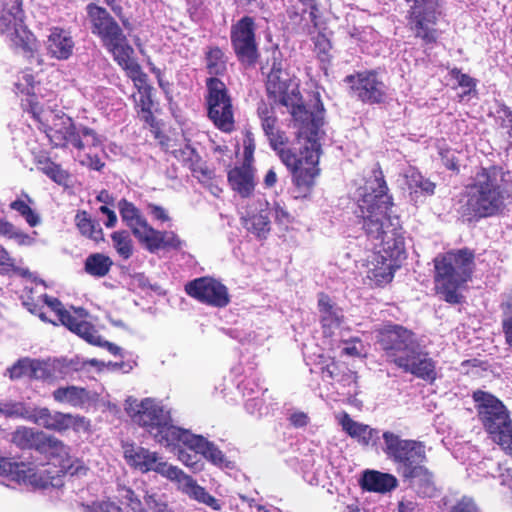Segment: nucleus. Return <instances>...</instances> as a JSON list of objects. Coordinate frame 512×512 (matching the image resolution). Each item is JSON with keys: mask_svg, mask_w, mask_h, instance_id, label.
<instances>
[{"mask_svg": "<svg viewBox=\"0 0 512 512\" xmlns=\"http://www.w3.org/2000/svg\"><path fill=\"white\" fill-rule=\"evenodd\" d=\"M257 115L261 128L267 137L269 145L276 152L281 162L286 166L292 176V183L299 197L311 194L316 178L320 175L319 160L321 155L320 127L321 119L310 113L308 120L303 123L291 117L292 124L297 128L296 137L299 142L303 140L296 152L289 145V137L278 125V118L273 107L261 103L257 108Z\"/></svg>", "mask_w": 512, "mask_h": 512, "instance_id": "nucleus-1", "label": "nucleus"}, {"mask_svg": "<svg viewBox=\"0 0 512 512\" xmlns=\"http://www.w3.org/2000/svg\"><path fill=\"white\" fill-rule=\"evenodd\" d=\"M356 217L366 235L380 240L386 258L397 264L406 256L405 239L398 217H391L389 210L393 198L379 163L372 169L364 184L357 190Z\"/></svg>", "mask_w": 512, "mask_h": 512, "instance_id": "nucleus-2", "label": "nucleus"}, {"mask_svg": "<svg viewBox=\"0 0 512 512\" xmlns=\"http://www.w3.org/2000/svg\"><path fill=\"white\" fill-rule=\"evenodd\" d=\"M509 174L501 165L481 166L473 182L466 187L465 201H460L461 217L472 223L503 214L512 196V184L507 180Z\"/></svg>", "mask_w": 512, "mask_h": 512, "instance_id": "nucleus-3", "label": "nucleus"}, {"mask_svg": "<svg viewBox=\"0 0 512 512\" xmlns=\"http://www.w3.org/2000/svg\"><path fill=\"white\" fill-rule=\"evenodd\" d=\"M377 342L388 362L406 373L433 383L437 379L436 362L420 348L416 333L399 325H384L377 335Z\"/></svg>", "mask_w": 512, "mask_h": 512, "instance_id": "nucleus-4", "label": "nucleus"}, {"mask_svg": "<svg viewBox=\"0 0 512 512\" xmlns=\"http://www.w3.org/2000/svg\"><path fill=\"white\" fill-rule=\"evenodd\" d=\"M434 290L449 304H460L462 295L458 292L472 278L475 254L469 248L451 250L438 254L433 259Z\"/></svg>", "mask_w": 512, "mask_h": 512, "instance_id": "nucleus-5", "label": "nucleus"}, {"mask_svg": "<svg viewBox=\"0 0 512 512\" xmlns=\"http://www.w3.org/2000/svg\"><path fill=\"white\" fill-rule=\"evenodd\" d=\"M86 10L92 33L100 39L116 64L123 70L137 62L134 48L114 17L95 3H89Z\"/></svg>", "mask_w": 512, "mask_h": 512, "instance_id": "nucleus-6", "label": "nucleus"}, {"mask_svg": "<svg viewBox=\"0 0 512 512\" xmlns=\"http://www.w3.org/2000/svg\"><path fill=\"white\" fill-rule=\"evenodd\" d=\"M477 417L490 438L512 457V418L496 395L477 389L472 393Z\"/></svg>", "mask_w": 512, "mask_h": 512, "instance_id": "nucleus-7", "label": "nucleus"}, {"mask_svg": "<svg viewBox=\"0 0 512 512\" xmlns=\"http://www.w3.org/2000/svg\"><path fill=\"white\" fill-rule=\"evenodd\" d=\"M266 91L275 103L285 106L291 117L300 123L310 117L302 97L299 85L294 83L283 70L280 53L274 52L271 58V69L267 74Z\"/></svg>", "mask_w": 512, "mask_h": 512, "instance_id": "nucleus-8", "label": "nucleus"}, {"mask_svg": "<svg viewBox=\"0 0 512 512\" xmlns=\"http://www.w3.org/2000/svg\"><path fill=\"white\" fill-rule=\"evenodd\" d=\"M383 452L396 468L400 477L427 462L425 444L415 439H403L392 431L382 434Z\"/></svg>", "mask_w": 512, "mask_h": 512, "instance_id": "nucleus-9", "label": "nucleus"}, {"mask_svg": "<svg viewBox=\"0 0 512 512\" xmlns=\"http://www.w3.org/2000/svg\"><path fill=\"white\" fill-rule=\"evenodd\" d=\"M24 10L21 0L5 3L0 11V34L7 35L12 45L34 58L37 52V39L24 24Z\"/></svg>", "mask_w": 512, "mask_h": 512, "instance_id": "nucleus-10", "label": "nucleus"}, {"mask_svg": "<svg viewBox=\"0 0 512 512\" xmlns=\"http://www.w3.org/2000/svg\"><path fill=\"white\" fill-rule=\"evenodd\" d=\"M204 96L207 117L222 132L231 133L235 129L233 100L226 84L217 77L205 80Z\"/></svg>", "mask_w": 512, "mask_h": 512, "instance_id": "nucleus-11", "label": "nucleus"}, {"mask_svg": "<svg viewBox=\"0 0 512 512\" xmlns=\"http://www.w3.org/2000/svg\"><path fill=\"white\" fill-rule=\"evenodd\" d=\"M231 47L244 68H253L260 58L257 41V23L254 17L244 15L230 27Z\"/></svg>", "mask_w": 512, "mask_h": 512, "instance_id": "nucleus-12", "label": "nucleus"}, {"mask_svg": "<svg viewBox=\"0 0 512 512\" xmlns=\"http://www.w3.org/2000/svg\"><path fill=\"white\" fill-rule=\"evenodd\" d=\"M349 94L364 104H383L387 99V86L376 70L358 71L344 78Z\"/></svg>", "mask_w": 512, "mask_h": 512, "instance_id": "nucleus-13", "label": "nucleus"}, {"mask_svg": "<svg viewBox=\"0 0 512 512\" xmlns=\"http://www.w3.org/2000/svg\"><path fill=\"white\" fill-rule=\"evenodd\" d=\"M124 409L133 423L152 435L166 420H170V412L164 409L160 401L150 397L141 401L128 397Z\"/></svg>", "mask_w": 512, "mask_h": 512, "instance_id": "nucleus-14", "label": "nucleus"}, {"mask_svg": "<svg viewBox=\"0 0 512 512\" xmlns=\"http://www.w3.org/2000/svg\"><path fill=\"white\" fill-rule=\"evenodd\" d=\"M124 458L127 463L142 473L155 472L171 480L182 476V470L177 466L168 464L158 455L147 448L127 444L124 446Z\"/></svg>", "mask_w": 512, "mask_h": 512, "instance_id": "nucleus-15", "label": "nucleus"}, {"mask_svg": "<svg viewBox=\"0 0 512 512\" xmlns=\"http://www.w3.org/2000/svg\"><path fill=\"white\" fill-rule=\"evenodd\" d=\"M28 421L47 430L63 433L69 429L84 432L89 431L90 421L81 415L64 413L60 411L52 412L47 407H33L30 410Z\"/></svg>", "mask_w": 512, "mask_h": 512, "instance_id": "nucleus-16", "label": "nucleus"}, {"mask_svg": "<svg viewBox=\"0 0 512 512\" xmlns=\"http://www.w3.org/2000/svg\"><path fill=\"white\" fill-rule=\"evenodd\" d=\"M184 290L188 296L198 302L216 308H224L231 301L228 288L219 280L209 276L187 282Z\"/></svg>", "mask_w": 512, "mask_h": 512, "instance_id": "nucleus-17", "label": "nucleus"}, {"mask_svg": "<svg viewBox=\"0 0 512 512\" xmlns=\"http://www.w3.org/2000/svg\"><path fill=\"white\" fill-rule=\"evenodd\" d=\"M439 10H426L421 7H410L406 19L407 27L416 39H420L423 46L433 48L440 37L437 29Z\"/></svg>", "mask_w": 512, "mask_h": 512, "instance_id": "nucleus-18", "label": "nucleus"}, {"mask_svg": "<svg viewBox=\"0 0 512 512\" xmlns=\"http://www.w3.org/2000/svg\"><path fill=\"white\" fill-rule=\"evenodd\" d=\"M43 301L47 304V307L56 314L58 321L71 332L80 336L86 342L89 337H92L91 334L94 332L95 326L85 320L88 313L84 308L73 307L74 314H72L69 310L65 309L62 302L56 297L45 294Z\"/></svg>", "mask_w": 512, "mask_h": 512, "instance_id": "nucleus-19", "label": "nucleus"}, {"mask_svg": "<svg viewBox=\"0 0 512 512\" xmlns=\"http://www.w3.org/2000/svg\"><path fill=\"white\" fill-rule=\"evenodd\" d=\"M126 76L132 80L139 93V99L136 100V107L139 108V115L143 122L152 129H158V123L153 115V88L148 83V75L143 71L141 65L137 62L123 69Z\"/></svg>", "mask_w": 512, "mask_h": 512, "instance_id": "nucleus-20", "label": "nucleus"}, {"mask_svg": "<svg viewBox=\"0 0 512 512\" xmlns=\"http://www.w3.org/2000/svg\"><path fill=\"white\" fill-rule=\"evenodd\" d=\"M39 129L45 132L53 147L64 148L71 144L78 150L84 149V141L73 120L64 114L54 115L52 125L44 123Z\"/></svg>", "mask_w": 512, "mask_h": 512, "instance_id": "nucleus-21", "label": "nucleus"}, {"mask_svg": "<svg viewBox=\"0 0 512 512\" xmlns=\"http://www.w3.org/2000/svg\"><path fill=\"white\" fill-rule=\"evenodd\" d=\"M0 476L19 484L39 486L42 478L31 463L17 462L14 458L0 456Z\"/></svg>", "mask_w": 512, "mask_h": 512, "instance_id": "nucleus-22", "label": "nucleus"}, {"mask_svg": "<svg viewBox=\"0 0 512 512\" xmlns=\"http://www.w3.org/2000/svg\"><path fill=\"white\" fill-rule=\"evenodd\" d=\"M172 420H166L165 424L161 425L153 437L156 442L166 447H172L174 449L188 448L192 449L197 436L191 433L189 430L177 427L173 425Z\"/></svg>", "mask_w": 512, "mask_h": 512, "instance_id": "nucleus-23", "label": "nucleus"}, {"mask_svg": "<svg viewBox=\"0 0 512 512\" xmlns=\"http://www.w3.org/2000/svg\"><path fill=\"white\" fill-rule=\"evenodd\" d=\"M227 181L231 189L242 198H249L253 195L255 182V169L250 163H242L230 169L227 173Z\"/></svg>", "mask_w": 512, "mask_h": 512, "instance_id": "nucleus-24", "label": "nucleus"}, {"mask_svg": "<svg viewBox=\"0 0 512 512\" xmlns=\"http://www.w3.org/2000/svg\"><path fill=\"white\" fill-rule=\"evenodd\" d=\"M94 394L85 387L76 385L59 386L52 392L53 400L61 405L84 409L94 401Z\"/></svg>", "mask_w": 512, "mask_h": 512, "instance_id": "nucleus-25", "label": "nucleus"}, {"mask_svg": "<svg viewBox=\"0 0 512 512\" xmlns=\"http://www.w3.org/2000/svg\"><path fill=\"white\" fill-rule=\"evenodd\" d=\"M367 266L366 277L370 281V285L374 287H383L392 282L394 273L399 267L398 264L393 263L381 253L374 254Z\"/></svg>", "mask_w": 512, "mask_h": 512, "instance_id": "nucleus-26", "label": "nucleus"}, {"mask_svg": "<svg viewBox=\"0 0 512 512\" xmlns=\"http://www.w3.org/2000/svg\"><path fill=\"white\" fill-rule=\"evenodd\" d=\"M75 47L70 31L62 27H52L47 37L46 48L48 54L57 60L69 59Z\"/></svg>", "mask_w": 512, "mask_h": 512, "instance_id": "nucleus-27", "label": "nucleus"}, {"mask_svg": "<svg viewBox=\"0 0 512 512\" xmlns=\"http://www.w3.org/2000/svg\"><path fill=\"white\" fill-rule=\"evenodd\" d=\"M420 497H433L436 492L434 474L422 464L401 477Z\"/></svg>", "mask_w": 512, "mask_h": 512, "instance_id": "nucleus-28", "label": "nucleus"}, {"mask_svg": "<svg viewBox=\"0 0 512 512\" xmlns=\"http://www.w3.org/2000/svg\"><path fill=\"white\" fill-rule=\"evenodd\" d=\"M318 310L323 334L324 336H331L333 330L338 328L343 322L344 316L342 310L338 308L325 293H320L319 295Z\"/></svg>", "mask_w": 512, "mask_h": 512, "instance_id": "nucleus-29", "label": "nucleus"}, {"mask_svg": "<svg viewBox=\"0 0 512 512\" xmlns=\"http://www.w3.org/2000/svg\"><path fill=\"white\" fill-rule=\"evenodd\" d=\"M150 253L159 250H179L182 241L174 231H160L152 227L141 243Z\"/></svg>", "mask_w": 512, "mask_h": 512, "instance_id": "nucleus-30", "label": "nucleus"}, {"mask_svg": "<svg viewBox=\"0 0 512 512\" xmlns=\"http://www.w3.org/2000/svg\"><path fill=\"white\" fill-rule=\"evenodd\" d=\"M340 424L351 438L356 439L364 447L375 445L379 439L377 429L353 420L348 413L343 414Z\"/></svg>", "mask_w": 512, "mask_h": 512, "instance_id": "nucleus-31", "label": "nucleus"}, {"mask_svg": "<svg viewBox=\"0 0 512 512\" xmlns=\"http://www.w3.org/2000/svg\"><path fill=\"white\" fill-rule=\"evenodd\" d=\"M359 484L364 491L383 494L394 490L398 481L392 474L377 470H366L363 472Z\"/></svg>", "mask_w": 512, "mask_h": 512, "instance_id": "nucleus-32", "label": "nucleus"}, {"mask_svg": "<svg viewBox=\"0 0 512 512\" xmlns=\"http://www.w3.org/2000/svg\"><path fill=\"white\" fill-rule=\"evenodd\" d=\"M38 447L40 454L45 455L50 460L57 461L61 469L66 470L71 467L69 447L60 439L45 433L42 443Z\"/></svg>", "mask_w": 512, "mask_h": 512, "instance_id": "nucleus-33", "label": "nucleus"}, {"mask_svg": "<svg viewBox=\"0 0 512 512\" xmlns=\"http://www.w3.org/2000/svg\"><path fill=\"white\" fill-rule=\"evenodd\" d=\"M171 481L183 483L184 491L190 498L209 506L215 511L221 509L218 499L209 494L204 487L198 485L191 476L186 475L183 471L181 477L178 479H171Z\"/></svg>", "mask_w": 512, "mask_h": 512, "instance_id": "nucleus-34", "label": "nucleus"}, {"mask_svg": "<svg viewBox=\"0 0 512 512\" xmlns=\"http://www.w3.org/2000/svg\"><path fill=\"white\" fill-rule=\"evenodd\" d=\"M37 169L46 175L51 181L60 186H68L70 174L62 166L54 162L48 155L39 154L34 161Z\"/></svg>", "mask_w": 512, "mask_h": 512, "instance_id": "nucleus-35", "label": "nucleus"}, {"mask_svg": "<svg viewBox=\"0 0 512 512\" xmlns=\"http://www.w3.org/2000/svg\"><path fill=\"white\" fill-rule=\"evenodd\" d=\"M45 432L35 430L26 426H19L11 434V442L21 450H35L39 452L40 443L44 438Z\"/></svg>", "mask_w": 512, "mask_h": 512, "instance_id": "nucleus-36", "label": "nucleus"}, {"mask_svg": "<svg viewBox=\"0 0 512 512\" xmlns=\"http://www.w3.org/2000/svg\"><path fill=\"white\" fill-rule=\"evenodd\" d=\"M205 69L210 77L223 76L227 72V57L222 48L216 45L207 46L204 53Z\"/></svg>", "mask_w": 512, "mask_h": 512, "instance_id": "nucleus-37", "label": "nucleus"}, {"mask_svg": "<svg viewBox=\"0 0 512 512\" xmlns=\"http://www.w3.org/2000/svg\"><path fill=\"white\" fill-rule=\"evenodd\" d=\"M191 451L202 454L208 461L218 467L228 468L230 462L224 453L213 443L198 435Z\"/></svg>", "mask_w": 512, "mask_h": 512, "instance_id": "nucleus-38", "label": "nucleus"}, {"mask_svg": "<svg viewBox=\"0 0 512 512\" xmlns=\"http://www.w3.org/2000/svg\"><path fill=\"white\" fill-rule=\"evenodd\" d=\"M113 266L112 259L103 253H92L84 262V271L95 278L105 277Z\"/></svg>", "mask_w": 512, "mask_h": 512, "instance_id": "nucleus-39", "label": "nucleus"}, {"mask_svg": "<svg viewBox=\"0 0 512 512\" xmlns=\"http://www.w3.org/2000/svg\"><path fill=\"white\" fill-rule=\"evenodd\" d=\"M75 223L80 233L96 242L103 240V231L86 211L80 210L75 216Z\"/></svg>", "mask_w": 512, "mask_h": 512, "instance_id": "nucleus-40", "label": "nucleus"}, {"mask_svg": "<svg viewBox=\"0 0 512 512\" xmlns=\"http://www.w3.org/2000/svg\"><path fill=\"white\" fill-rule=\"evenodd\" d=\"M244 226L259 239H266L270 232V220L262 213L244 219Z\"/></svg>", "mask_w": 512, "mask_h": 512, "instance_id": "nucleus-41", "label": "nucleus"}, {"mask_svg": "<svg viewBox=\"0 0 512 512\" xmlns=\"http://www.w3.org/2000/svg\"><path fill=\"white\" fill-rule=\"evenodd\" d=\"M111 239L113 247L122 259L127 260L132 256L133 242L127 231H115L111 234Z\"/></svg>", "mask_w": 512, "mask_h": 512, "instance_id": "nucleus-42", "label": "nucleus"}, {"mask_svg": "<svg viewBox=\"0 0 512 512\" xmlns=\"http://www.w3.org/2000/svg\"><path fill=\"white\" fill-rule=\"evenodd\" d=\"M27 201L16 199L10 203V208L18 212L28 223L30 227H35L40 223L39 215L30 207L32 202L28 195H25Z\"/></svg>", "mask_w": 512, "mask_h": 512, "instance_id": "nucleus-43", "label": "nucleus"}, {"mask_svg": "<svg viewBox=\"0 0 512 512\" xmlns=\"http://www.w3.org/2000/svg\"><path fill=\"white\" fill-rule=\"evenodd\" d=\"M314 42V52L316 53V56L318 60L326 65H329L331 63V42L326 37V35L322 32H319L317 36L313 39Z\"/></svg>", "mask_w": 512, "mask_h": 512, "instance_id": "nucleus-44", "label": "nucleus"}, {"mask_svg": "<svg viewBox=\"0 0 512 512\" xmlns=\"http://www.w3.org/2000/svg\"><path fill=\"white\" fill-rule=\"evenodd\" d=\"M30 380H53V368L50 360L32 359Z\"/></svg>", "mask_w": 512, "mask_h": 512, "instance_id": "nucleus-45", "label": "nucleus"}, {"mask_svg": "<svg viewBox=\"0 0 512 512\" xmlns=\"http://www.w3.org/2000/svg\"><path fill=\"white\" fill-rule=\"evenodd\" d=\"M143 499L144 506L141 512H174L162 495L146 493Z\"/></svg>", "mask_w": 512, "mask_h": 512, "instance_id": "nucleus-46", "label": "nucleus"}, {"mask_svg": "<svg viewBox=\"0 0 512 512\" xmlns=\"http://www.w3.org/2000/svg\"><path fill=\"white\" fill-rule=\"evenodd\" d=\"M175 157L178 158L193 174V169L199 170L205 163L194 149L186 148L175 151Z\"/></svg>", "mask_w": 512, "mask_h": 512, "instance_id": "nucleus-47", "label": "nucleus"}, {"mask_svg": "<svg viewBox=\"0 0 512 512\" xmlns=\"http://www.w3.org/2000/svg\"><path fill=\"white\" fill-rule=\"evenodd\" d=\"M126 226L131 230L134 237L141 244L144 240V237L150 232L152 226L148 223L147 219L139 213L137 216L131 220V223L128 222Z\"/></svg>", "mask_w": 512, "mask_h": 512, "instance_id": "nucleus-48", "label": "nucleus"}, {"mask_svg": "<svg viewBox=\"0 0 512 512\" xmlns=\"http://www.w3.org/2000/svg\"><path fill=\"white\" fill-rule=\"evenodd\" d=\"M438 155L441 159L442 165L447 170H450L455 174L460 173V163L455 150L445 145L438 148Z\"/></svg>", "mask_w": 512, "mask_h": 512, "instance_id": "nucleus-49", "label": "nucleus"}, {"mask_svg": "<svg viewBox=\"0 0 512 512\" xmlns=\"http://www.w3.org/2000/svg\"><path fill=\"white\" fill-rule=\"evenodd\" d=\"M32 358L23 357L18 359L11 367L7 369V374L11 380H18L21 378H29L31 374Z\"/></svg>", "mask_w": 512, "mask_h": 512, "instance_id": "nucleus-50", "label": "nucleus"}, {"mask_svg": "<svg viewBox=\"0 0 512 512\" xmlns=\"http://www.w3.org/2000/svg\"><path fill=\"white\" fill-rule=\"evenodd\" d=\"M44 295L45 294L40 295L37 299H34L32 296H28L26 300H24L23 305L27 308V310L30 313L38 316L42 321L52 323V321L48 319L44 311L45 306H47V304H45L43 301ZM53 324L56 323L53 322Z\"/></svg>", "mask_w": 512, "mask_h": 512, "instance_id": "nucleus-51", "label": "nucleus"}, {"mask_svg": "<svg viewBox=\"0 0 512 512\" xmlns=\"http://www.w3.org/2000/svg\"><path fill=\"white\" fill-rule=\"evenodd\" d=\"M27 98L25 102L22 104L25 111L30 113L32 117L41 125L42 127L44 125L43 119H42V113H43V107L40 105V103L37 100V96L34 92H26Z\"/></svg>", "mask_w": 512, "mask_h": 512, "instance_id": "nucleus-52", "label": "nucleus"}, {"mask_svg": "<svg viewBox=\"0 0 512 512\" xmlns=\"http://www.w3.org/2000/svg\"><path fill=\"white\" fill-rule=\"evenodd\" d=\"M409 187L411 189H415V191L420 190L427 195H433L436 184L422 176L420 173H413L410 176Z\"/></svg>", "mask_w": 512, "mask_h": 512, "instance_id": "nucleus-53", "label": "nucleus"}, {"mask_svg": "<svg viewBox=\"0 0 512 512\" xmlns=\"http://www.w3.org/2000/svg\"><path fill=\"white\" fill-rule=\"evenodd\" d=\"M449 75L457 81L459 87L468 88V91H465L464 94H470L471 90L476 87V79L472 78L468 74L462 73L461 69L454 67L449 70Z\"/></svg>", "mask_w": 512, "mask_h": 512, "instance_id": "nucleus-54", "label": "nucleus"}, {"mask_svg": "<svg viewBox=\"0 0 512 512\" xmlns=\"http://www.w3.org/2000/svg\"><path fill=\"white\" fill-rule=\"evenodd\" d=\"M119 495L122 500L131 508L134 512H141L143 509L141 500L136 496L135 492L126 486H119Z\"/></svg>", "mask_w": 512, "mask_h": 512, "instance_id": "nucleus-55", "label": "nucleus"}, {"mask_svg": "<svg viewBox=\"0 0 512 512\" xmlns=\"http://www.w3.org/2000/svg\"><path fill=\"white\" fill-rule=\"evenodd\" d=\"M117 206L121 220L125 225L128 222L131 223V220H133L135 216L141 213V211L132 202L128 201L125 198L119 200Z\"/></svg>", "mask_w": 512, "mask_h": 512, "instance_id": "nucleus-56", "label": "nucleus"}, {"mask_svg": "<svg viewBox=\"0 0 512 512\" xmlns=\"http://www.w3.org/2000/svg\"><path fill=\"white\" fill-rule=\"evenodd\" d=\"M51 367L53 368V380H64L66 378H72L73 376L66 358L51 361Z\"/></svg>", "mask_w": 512, "mask_h": 512, "instance_id": "nucleus-57", "label": "nucleus"}, {"mask_svg": "<svg viewBox=\"0 0 512 512\" xmlns=\"http://www.w3.org/2000/svg\"><path fill=\"white\" fill-rule=\"evenodd\" d=\"M31 407H27L24 403L17 402L5 405L3 410L7 417H17L28 421Z\"/></svg>", "mask_w": 512, "mask_h": 512, "instance_id": "nucleus-58", "label": "nucleus"}, {"mask_svg": "<svg viewBox=\"0 0 512 512\" xmlns=\"http://www.w3.org/2000/svg\"><path fill=\"white\" fill-rule=\"evenodd\" d=\"M91 336L92 337H89V339L87 340L89 344L105 348L114 356L121 354V348L112 342L103 340L96 329L91 334Z\"/></svg>", "mask_w": 512, "mask_h": 512, "instance_id": "nucleus-59", "label": "nucleus"}, {"mask_svg": "<svg viewBox=\"0 0 512 512\" xmlns=\"http://www.w3.org/2000/svg\"><path fill=\"white\" fill-rule=\"evenodd\" d=\"M449 512H479V508L473 499L462 497L450 508Z\"/></svg>", "mask_w": 512, "mask_h": 512, "instance_id": "nucleus-60", "label": "nucleus"}, {"mask_svg": "<svg viewBox=\"0 0 512 512\" xmlns=\"http://www.w3.org/2000/svg\"><path fill=\"white\" fill-rule=\"evenodd\" d=\"M501 332L507 349L512 353V317L501 318Z\"/></svg>", "mask_w": 512, "mask_h": 512, "instance_id": "nucleus-61", "label": "nucleus"}, {"mask_svg": "<svg viewBox=\"0 0 512 512\" xmlns=\"http://www.w3.org/2000/svg\"><path fill=\"white\" fill-rule=\"evenodd\" d=\"M87 512H122V509L112 501H102L88 506Z\"/></svg>", "mask_w": 512, "mask_h": 512, "instance_id": "nucleus-62", "label": "nucleus"}, {"mask_svg": "<svg viewBox=\"0 0 512 512\" xmlns=\"http://www.w3.org/2000/svg\"><path fill=\"white\" fill-rule=\"evenodd\" d=\"M147 210L152 216L153 219L161 221V222H168L170 220L169 214L167 210L155 203H148L147 204Z\"/></svg>", "mask_w": 512, "mask_h": 512, "instance_id": "nucleus-63", "label": "nucleus"}, {"mask_svg": "<svg viewBox=\"0 0 512 512\" xmlns=\"http://www.w3.org/2000/svg\"><path fill=\"white\" fill-rule=\"evenodd\" d=\"M80 133H81L80 136L82 135L83 138L85 139L84 147L85 146L97 147L101 144V141L94 129L89 128V127H83L81 129Z\"/></svg>", "mask_w": 512, "mask_h": 512, "instance_id": "nucleus-64", "label": "nucleus"}]
</instances>
